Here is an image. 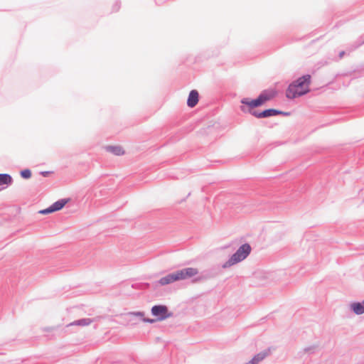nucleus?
Masks as SVG:
<instances>
[{
	"instance_id": "7",
	"label": "nucleus",
	"mask_w": 364,
	"mask_h": 364,
	"mask_svg": "<svg viewBox=\"0 0 364 364\" xmlns=\"http://www.w3.org/2000/svg\"><path fill=\"white\" fill-rule=\"evenodd\" d=\"M198 98L199 95L197 90H193L190 92L188 100H187V105L190 107H195L197 103L198 102Z\"/></svg>"
},
{
	"instance_id": "6",
	"label": "nucleus",
	"mask_w": 364,
	"mask_h": 364,
	"mask_svg": "<svg viewBox=\"0 0 364 364\" xmlns=\"http://www.w3.org/2000/svg\"><path fill=\"white\" fill-rule=\"evenodd\" d=\"M66 203H67V200H58V201L54 203L50 207H49L46 209L40 210L39 213L45 215V214H48V213L55 212V211L60 210L65 206V205Z\"/></svg>"
},
{
	"instance_id": "4",
	"label": "nucleus",
	"mask_w": 364,
	"mask_h": 364,
	"mask_svg": "<svg viewBox=\"0 0 364 364\" xmlns=\"http://www.w3.org/2000/svg\"><path fill=\"white\" fill-rule=\"evenodd\" d=\"M198 273L197 268L188 267L176 272L178 280H183L194 277Z\"/></svg>"
},
{
	"instance_id": "1",
	"label": "nucleus",
	"mask_w": 364,
	"mask_h": 364,
	"mask_svg": "<svg viewBox=\"0 0 364 364\" xmlns=\"http://www.w3.org/2000/svg\"><path fill=\"white\" fill-rule=\"evenodd\" d=\"M275 95V91L265 90L262 92L257 99L251 100L247 97L243 98L241 100V103L243 105V106L240 107V109L243 112H249L252 114L257 118H265L277 115L279 113V112L274 109H266L261 112L255 110V108L263 105L267 101L274 98Z\"/></svg>"
},
{
	"instance_id": "2",
	"label": "nucleus",
	"mask_w": 364,
	"mask_h": 364,
	"mask_svg": "<svg viewBox=\"0 0 364 364\" xmlns=\"http://www.w3.org/2000/svg\"><path fill=\"white\" fill-rule=\"evenodd\" d=\"M310 82L311 76L309 75L299 77L296 81L289 86L286 92L287 97L294 99L305 95L309 91V86Z\"/></svg>"
},
{
	"instance_id": "8",
	"label": "nucleus",
	"mask_w": 364,
	"mask_h": 364,
	"mask_svg": "<svg viewBox=\"0 0 364 364\" xmlns=\"http://www.w3.org/2000/svg\"><path fill=\"white\" fill-rule=\"evenodd\" d=\"M176 281H178V277L177 276L176 272L161 278L159 280V283L161 285H165V284H168L172 283Z\"/></svg>"
},
{
	"instance_id": "10",
	"label": "nucleus",
	"mask_w": 364,
	"mask_h": 364,
	"mask_svg": "<svg viewBox=\"0 0 364 364\" xmlns=\"http://www.w3.org/2000/svg\"><path fill=\"white\" fill-rule=\"evenodd\" d=\"M107 151L117 156H122L124 154L123 148L119 146H109L107 148Z\"/></svg>"
},
{
	"instance_id": "17",
	"label": "nucleus",
	"mask_w": 364,
	"mask_h": 364,
	"mask_svg": "<svg viewBox=\"0 0 364 364\" xmlns=\"http://www.w3.org/2000/svg\"><path fill=\"white\" fill-rule=\"evenodd\" d=\"M137 315L142 316V314L138 313Z\"/></svg>"
},
{
	"instance_id": "15",
	"label": "nucleus",
	"mask_w": 364,
	"mask_h": 364,
	"mask_svg": "<svg viewBox=\"0 0 364 364\" xmlns=\"http://www.w3.org/2000/svg\"><path fill=\"white\" fill-rule=\"evenodd\" d=\"M144 321L145 322H149V323H153L154 322V319H144Z\"/></svg>"
},
{
	"instance_id": "16",
	"label": "nucleus",
	"mask_w": 364,
	"mask_h": 364,
	"mask_svg": "<svg viewBox=\"0 0 364 364\" xmlns=\"http://www.w3.org/2000/svg\"><path fill=\"white\" fill-rule=\"evenodd\" d=\"M343 55H344V52L343 51V52H341V53H340V57H341H341H343Z\"/></svg>"
},
{
	"instance_id": "3",
	"label": "nucleus",
	"mask_w": 364,
	"mask_h": 364,
	"mask_svg": "<svg viewBox=\"0 0 364 364\" xmlns=\"http://www.w3.org/2000/svg\"><path fill=\"white\" fill-rule=\"evenodd\" d=\"M251 247L248 244L242 245L237 252L232 255L228 262L223 265V268L230 267L245 259L250 253Z\"/></svg>"
},
{
	"instance_id": "14",
	"label": "nucleus",
	"mask_w": 364,
	"mask_h": 364,
	"mask_svg": "<svg viewBox=\"0 0 364 364\" xmlns=\"http://www.w3.org/2000/svg\"><path fill=\"white\" fill-rule=\"evenodd\" d=\"M21 176L24 178H29L31 176V172L29 169H25L21 171Z\"/></svg>"
},
{
	"instance_id": "11",
	"label": "nucleus",
	"mask_w": 364,
	"mask_h": 364,
	"mask_svg": "<svg viewBox=\"0 0 364 364\" xmlns=\"http://www.w3.org/2000/svg\"><path fill=\"white\" fill-rule=\"evenodd\" d=\"M92 322V320L90 318H82L77 321H74L73 323H71L69 324V326L72 325H76V326H85L90 325Z\"/></svg>"
},
{
	"instance_id": "9",
	"label": "nucleus",
	"mask_w": 364,
	"mask_h": 364,
	"mask_svg": "<svg viewBox=\"0 0 364 364\" xmlns=\"http://www.w3.org/2000/svg\"><path fill=\"white\" fill-rule=\"evenodd\" d=\"M351 309L356 314L364 313V301L362 303H353L351 304Z\"/></svg>"
},
{
	"instance_id": "13",
	"label": "nucleus",
	"mask_w": 364,
	"mask_h": 364,
	"mask_svg": "<svg viewBox=\"0 0 364 364\" xmlns=\"http://www.w3.org/2000/svg\"><path fill=\"white\" fill-rule=\"evenodd\" d=\"M267 355L266 353H259L256 355L249 363L247 364H257L259 361L262 360Z\"/></svg>"
},
{
	"instance_id": "5",
	"label": "nucleus",
	"mask_w": 364,
	"mask_h": 364,
	"mask_svg": "<svg viewBox=\"0 0 364 364\" xmlns=\"http://www.w3.org/2000/svg\"><path fill=\"white\" fill-rule=\"evenodd\" d=\"M151 313L154 316H158L159 320H164L171 315L168 313V309L165 306H154L151 309Z\"/></svg>"
},
{
	"instance_id": "12",
	"label": "nucleus",
	"mask_w": 364,
	"mask_h": 364,
	"mask_svg": "<svg viewBox=\"0 0 364 364\" xmlns=\"http://www.w3.org/2000/svg\"><path fill=\"white\" fill-rule=\"evenodd\" d=\"M11 181L12 178L9 174H0V186L3 185H9Z\"/></svg>"
}]
</instances>
